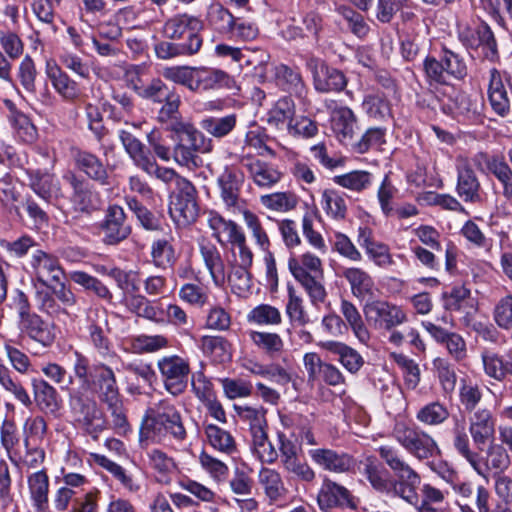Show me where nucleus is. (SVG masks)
Instances as JSON below:
<instances>
[{
  "label": "nucleus",
  "mask_w": 512,
  "mask_h": 512,
  "mask_svg": "<svg viewBox=\"0 0 512 512\" xmlns=\"http://www.w3.org/2000/svg\"><path fill=\"white\" fill-rule=\"evenodd\" d=\"M187 436L182 415L170 400L162 399L145 411L139 432L141 443L181 446Z\"/></svg>",
  "instance_id": "1"
},
{
  "label": "nucleus",
  "mask_w": 512,
  "mask_h": 512,
  "mask_svg": "<svg viewBox=\"0 0 512 512\" xmlns=\"http://www.w3.org/2000/svg\"><path fill=\"white\" fill-rule=\"evenodd\" d=\"M453 446L457 453L469 463L471 468L486 480H488L491 471L502 473L511 463L508 451L501 443L495 444L492 442L486 450L485 457L472 450L464 427L454 428Z\"/></svg>",
  "instance_id": "2"
},
{
  "label": "nucleus",
  "mask_w": 512,
  "mask_h": 512,
  "mask_svg": "<svg viewBox=\"0 0 512 512\" xmlns=\"http://www.w3.org/2000/svg\"><path fill=\"white\" fill-rule=\"evenodd\" d=\"M73 363L74 380L78 386L72 385L70 390V408L78 415V419L86 425H92L100 419V411L92 395V383L94 380V366L90 368L89 360L80 352L74 353Z\"/></svg>",
  "instance_id": "3"
},
{
  "label": "nucleus",
  "mask_w": 512,
  "mask_h": 512,
  "mask_svg": "<svg viewBox=\"0 0 512 512\" xmlns=\"http://www.w3.org/2000/svg\"><path fill=\"white\" fill-rule=\"evenodd\" d=\"M288 270L294 279L304 288L312 305L324 302L327 293L322 283L323 262L316 254L306 251L301 254L290 253Z\"/></svg>",
  "instance_id": "4"
},
{
  "label": "nucleus",
  "mask_w": 512,
  "mask_h": 512,
  "mask_svg": "<svg viewBox=\"0 0 512 512\" xmlns=\"http://www.w3.org/2000/svg\"><path fill=\"white\" fill-rule=\"evenodd\" d=\"M157 369L164 389L172 396L183 394L191 374L190 360L177 354L165 355L157 360Z\"/></svg>",
  "instance_id": "5"
},
{
  "label": "nucleus",
  "mask_w": 512,
  "mask_h": 512,
  "mask_svg": "<svg viewBox=\"0 0 512 512\" xmlns=\"http://www.w3.org/2000/svg\"><path fill=\"white\" fill-rule=\"evenodd\" d=\"M393 435L407 452L418 459H428L440 454L434 438L418 427L397 423Z\"/></svg>",
  "instance_id": "6"
},
{
  "label": "nucleus",
  "mask_w": 512,
  "mask_h": 512,
  "mask_svg": "<svg viewBox=\"0 0 512 512\" xmlns=\"http://www.w3.org/2000/svg\"><path fill=\"white\" fill-rule=\"evenodd\" d=\"M202 29L201 21L192 15L178 14L168 19L163 26V34L172 40H184L181 44L184 51L197 53L202 46L199 32Z\"/></svg>",
  "instance_id": "7"
},
{
  "label": "nucleus",
  "mask_w": 512,
  "mask_h": 512,
  "mask_svg": "<svg viewBox=\"0 0 512 512\" xmlns=\"http://www.w3.org/2000/svg\"><path fill=\"white\" fill-rule=\"evenodd\" d=\"M363 313L367 324L376 330L390 331L408 321V315L401 306L382 299L367 301Z\"/></svg>",
  "instance_id": "8"
},
{
  "label": "nucleus",
  "mask_w": 512,
  "mask_h": 512,
  "mask_svg": "<svg viewBox=\"0 0 512 512\" xmlns=\"http://www.w3.org/2000/svg\"><path fill=\"white\" fill-rule=\"evenodd\" d=\"M29 268L32 277L46 287H52L64 277L59 258L48 251L35 249L30 255Z\"/></svg>",
  "instance_id": "9"
},
{
  "label": "nucleus",
  "mask_w": 512,
  "mask_h": 512,
  "mask_svg": "<svg viewBox=\"0 0 512 512\" xmlns=\"http://www.w3.org/2000/svg\"><path fill=\"white\" fill-rule=\"evenodd\" d=\"M306 67L312 73L314 88L318 92H339L347 85L346 77L341 71L325 65L319 58H308Z\"/></svg>",
  "instance_id": "10"
},
{
  "label": "nucleus",
  "mask_w": 512,
  "mask_h": 512,
  "mask_svg": "<svg viewBox=\"0 0 512 512\" xmlns=\"http://www.w3.org/2000/svg\"><path fill=\"white\" fill-rule=\"evenodd\" d=\"M45 74L55 93L66 103H76L83 96L80 84L71 78L54 60H48Z\"/></svg>",
  "instance_id": "11"
},
{
  "label": "nucleus",
  "mask_w": 512,
  "mask_h": 512,
  "mask_svg": "<svg viewBox=\"0 0 512 512\" xmlns=\"http://www.w3.org/2000/svg\"><path fill=\"white\" fill-rule=\"evenodd\" d=\"M243 181V176L229 167H226L218 176L217 184L220 190V198L229 212L241 213L242 210L246 209L244 201L240 197Z\"/></svg>",
  "instance_id": "12"
},
{
  "label": "nucleus",
  "mask_w": 512,
  "mask_h": 512,
  "mask_svg": "<svg viewBox=\"0 0 512 512\" xmlns=\"http://www.w3.org/2000/svg\"><path fill=\"white\" fill-rule=\"evenodd\" d=\"M511 76L506 71L496 68L489 70L488 100L493 111L501 117L510 112V98L507 88L510 86Z\"/></svg>",
  "instance_id": "13"
},
{
  "label": "nucleus",
  "mask_w": 512,
  "mask_h": 512,
  "mask_svg": "<svg viewBox=\"0 0 512 512\" xmlns=\"http://www.w3.org/2000/svg\"><path fill=\"white\" fill-rule=\"evenodd\" d=\"M17 326L21 335L27 336L43 347L51 346L56 338L54 324L45 321L35 312L18 319Z\"/></svg>",
  "instance_id": "14"
},
{
  "label": "nucleus",
  "mask_w": 512,
  "mask_h": 512,
  "mask_svg": "<svg viewBox=\"0 0 512 512\" xmlns=\"http://www.w3.org/2000/svg\"><path fill=\"white\" fill-rule=\"evenodd\" d=\"M240 164L247 170L249 177L259 188L270 189L282 178V173L273 164L251 155H242Z\"/></svg>",
  "instance_id": "15"
},
{
  "label": "nucleus",
  "mask_w": 512,
  "mask_h": 512,
  "mask_svg": "<svg viewBox=\"0 0 512 512\" xmlns=\"http://www.w3.org/2000/svg\"><path fill=\"white\" fill-rule=\"evenodd\" d=\"M317 502L321 510L344 506L354 508L356 506L348 489L328 478L322 482Z\"/></svg>",
  "instance_id": "16"
},
{
  "label": "nucleus",
  "mask_w": 512,
  "mask_h": 512,
  "mask_svg": "<svg viewBox=\"0 0 512 512\" xmlns=\"http://www.w3.org/2000/svg\"><path fill=\"white\" fill-rule=\"evenodd\" d=\"M102 229L103 241L108 245H116L130 235L131 228L125 224V213L121 206L108 207Z\"/></svg>",
  "instance_id": "17"
},
{
  "label": "nucleus",
  "mask_w": 512,
  "mask_h": 512,
  "mask_svg": "<svg viewBox=\"0 0 512 512\" xmlns=\"http://www.w3.org/2000/svg\"><path fill=\"white\" fill-rule=\"evenodd\" d=\"M27 488L35 512H47L49 508L50 480L45 469L27 475Z\"/></svg>",
  "instance_id": "18"
},
{
  "label": "nucleus",
  "mask_w": 512,
  "mask_h": 512,
  "mask_svg": "<svg viewBox=\"0 0 512 512\" xmlns=\"http://www.w3.org/2000/svg\"><path fill=\"white\" fill-rule=\"evenodd\" d=\"M469 433L476 445L483 446L494 440L495 418L489 409L479 408L471 414Z\"/></svg>",
  "instance_id": "19"
},
{
  "label": "nucleus",
  "mask_w": 512,
  "mask_h": 512,
  "mask_svg": "<svg viewBox=\"0 0 512 512\" xmlns=\"http://www.w3.org/2000/svg\"><path fill=\"white\" fill-rule=\"evenodd\" d=\"M340 275L345 278L350 286L351 293L359 300L373 298L376 285L372 276L360 267H342Z\"/></svg>",
  "instance_id": "20"
},
{
  "label": "nucleus",
  "mask_w": 512,
  "mask_h": 512,
  "mask_svg": "<svg viewBox=\"0 0 512 512\" xmlns=\"http://www.w3.org/2000/svg\"><path fill=\"white\" fill-rule=\"evenodd\" d=\"M194 78L193 92H205L221 88L231 89L235 86L233 78L226 72L211 67H196Z\"/></svg>",
  "instance_id": "21"
},
{
  "label": "nucleus",
  "mask_w": 512,
  "mask_h": 512,
  "mask_svg": "<svg viewBox=\"0 0 512 512\" xmlns=\"http://www.w3.org/2000/svg\"><path fill=\"white\" fill-rule=\"evenodd\" d=\"M207 225L213 238L222 246H228L244 231L242 227L231 219L224 218L219 212L210 210L207 212Z\"/></svg>",
  "instance_id": "22"
},
{
  "label": "nucleus",
  "mask_w": 512,
  "mask_h": 512,
  "mask_svg": "<svg viewBox=\"0 0 512 512\" xmlns=\"http://www.w3.org/2000/svg\"><path fill=\"white\" fill-rule=\"evenodd\" d=\"M456 193L466 203L481 201V183L468 162L457 167Z\"/></svg>",
  "instance_id": "23"
},
{
  "label": "nucleus",
  "mask_w": 512,
  "mask_h": 512,
  "mask_svg": "<svg viewBox=\"0 0 512 512\" xmlns=\"http://www.w3.org/2000/svg\"><path fill=\"white\" fill-rule=\"evenodd\" d=\"M485 163L487 169L497 178L503 188V196L507 200H512V169L503 158L488 157L484 153H478L474 157V163L481 168V163Z\"/></svg>",
  "instance_id": "24"
},
{
  "label": "nucleus",
  "mask_w": 512,
  "mask_h": 512,
  "mask_svg": "<svg viewBox=\"0 0 512 512\" xmlns=\"http://www.w3.org/2000/svg\"><path fill=\"white\" fill-rule=\"evenodd\" d=\"M169 129L176 134L178 140L200 153H208L212 150V141L188 121L174 120L169 125Z\"/></svg>",
  "instance_id": "25"
},
{
  "label": "nucleus",
  "mask_w": 512,
  "mask_h": 512,
  "mask_svg": "<svg viewBox=\"0 0 512 512\" xmlns=\"http://www.w3.org/2000/svg\"><path fill=\"white\" fill-rule=\"evenodd\" d=\"M274 74V82L284 91L303 99L307 94V87L298 69L285 64H277L271 69Z\"/></svg>",
  "instance_id": "26"
},
{
  "label": "nucleus",
  "mask_w": 512,
  "mask_h": 512,
  "mask_svg": "<svg viewBox=\"0 0 512 512\" xmlns=\"http://www.w3.org/2000/svg\"><path fill=\"white\" fill-rule=\"evenodd\" d=\"M92 387L99 393L100 399L105 402H114L120 399L119 388L113 370L104 365H94V380Z\"/></svg>",
  "instance_id": "27"
},
{
  "label": "nucleus",
  "mask_w": 512,
  "mask_h": 512,
  "mask_svg": "<svg viewBox=\"0 0 512 512\" xmlns=\"http://www.w3.org/2000/svg\"><path fill=\"white\" fill-rule=\"evenodd\" d=\"M309 456L323 469L335 473L347 472L353 466V459L348 454L337 453L331 449H312Z\"/></svg>",
  "instance_id": "28"
},
{
  "label": "nucleus",
  "mask_w": 512,
  "mask_h": 512,
  "mask_svg": "<svg viewBox=\"0 0 512 512\" xmlns=\"http://www.w3.org/2000/svg\"><path fill=\"white\" fill-rule=\"evenodd\" d=\"M203 433L206 443L215 451L224 455H233L237 452V444L233 435L212 423H203Z\"/></svg>",
  "instance_id": "29"
},
{
  "label": "nucleus",
  "mask_w": 512,
  "mask_h": 512,
  "mask_svg": "<svg viewBox=\"0 0 512 512\" xmlns=\"http://www.w3.org/2000/svg\"><path fill=\"white\" fill-rule=\"evenodd\" d=\"M258 482L270 503L283 501L288 494L281 474L275 469L261 468L258 473Z\"/></svg>",
  "instance_id": "30"
},
{
  "label": "nucleus",
  "mask_w": 512,
  "mask_h": 512,
  "mask_svg": "<svg viewBox=\"0 0 512 512\" xmlns=\"http://www.w3.org/2000/svg\"><path fill=\"white\" fill-rule=\"evenodd\" d=\"M396 479L391 482V492L410 504L418 502L417 488L421 479L412 468L396 474Z\"/></svg>",
  "instance_id": "31"
},
{
  "label": "nucleus",
  "mask_w": 512,
  "mask_h": 512,
  "mask_svg": "<svg viewBox=\"0 0 512 512\" xmlns=\"http://www.w3.org/2000/svg\"><path fill=\"white\" fill-rule=\"evenodd\" d=\"M319 346L324 350L336 355L337 360L350 373H357L364 364L362 356L353 348L338 341H323Z\"/></svg>",
  "instance_id": "32"
},
{
  "label": "nucleus",
  "mask_w": 512,
  "mask_h": 512,
  "mask_svg": "<svg viewBox=\"0 0 512 512\" xmlns=\"http://www.w3.org/2000/svg\"><path fill=\"white\" fill-rule=\"evenodd\" d=\"M72 156L76 167L89 178L101 184H107L108 173L102 161L96 155L85 150L74 149Z\"/></svg>",
  "instance_id": "33"
},
{
  "label": "nucleus",
  "mask_w": 512,
  "mask_h": 512,
  "mask_svg": "<svg viewBox=\"0 0 512 512\" xmlns=\"http://www.w3.org/2000/svg\"><path fill=\"white\" fill-rule=\"evenodd\" d=\"M32 386L34 397L39 408L46 413L56 415L62 406V401L56 388L43 379H34Z\"/></svg>",
  "instance_id": "34"
},
{
  "label": "nucleus",
  "mask_w": 512,
  "mask_h": 512,
  "mask_svg": "<svg viewBox=\"0 0 512 512\" xmlns=\"http://www.w3.org/2000/svg\"><path fill=\"white\" fill-rule=\"evenodd\" d=\"M331 127L340 141L351 139L357 124L354 112L346 106H336L331 110Z\"/></svg>",
  "instance_id": "35"
},
{
  "label": "nucleus",
  "mask_w": 512,
  "mask_h": 512,
  "mask_svg": "<svg viewBox=\"0 0 512 512\" xmlns=\"http://www.w3.org/2000/svg\"><path fill=\"white\" fill-rule=\"evenodd\" d=\"M199 249L213 283L215 286H222L225 282V272L219 250L214 244L206 241L200 243Z\"/></svg>",
  "instance_id": "36"
},
{
  "label": "nucleus",
  "mask_w": 512,
  "mask_h": 512,
  "mask_svg": "<svg viewBox=\"0 0 512 512\" xmlns=\"http://www.w3.org/2000/svg\"><path fill=\"white\" fill-rule=\"evenodd\" d=\"M320 206L327 217L342 221L346 218L348 207L343 193L336 189H325L321 193Z\"/></svg>",
  "instance_id": "37"
},
{
  "label": "nucleus",
  "mask_w": 512,
  "mask_h": 512,
  "mask_svg": "<svg viewBox=\"0 0 512 512\" xmlns=\"http://www.w3.org/2000/svg\"><path fill=\"white\" fill-rule=\"evenodd\" d=\"M169 213L178 226L193 223L198 216L196 198L175 197V200L170 204Z\"/></svg>",
  "instance_id": "38"
},
{
  "label": "nucleus",
  "mask_w": 512,
  "mask_h": 512,
  "mask_svg": "<svg viewBox=\"0 0 512 512\" xmlns=\"http://www.w3.org/2000/svg\"><path fill=\"white\" fill-rule=\"evenodd\" d=\"M241 214L255 246L260 251L267 252L271 248V240L260 218L249 209L242 210Z\"/></svg>",
  "instance_id": "39"
},
{
  "label": "nucleus",
  "mask_w": 512,
  "mask_h": 512,
  "mask_svg": "<svg viewBox=\"0 0 512 512\" xmlns=\"http://www.w3.org/2000/svg\"><path fill=\"white\" fill-rule=\"evenodd\" d=\"M149 466L154 471L157 482L168 484L171 481V475L176 469V463L173 458L159 449H153L147 453Z\"/></svg>",
  "instance_id": "40"
},
{
  "label": "nucleus",
  "mask_w": 512,
  "mask_h": 512,
  "mask_svg": "<svg viewBox=\"0 0 512 512\" xmlns=\"http://www.w3.org/2000/svg\"><path fill=\"white\" fill-rule=\"evenodd\" d=\"M295 103L287 96L278 99L268 111V123L277 129H287L295 117Z\"/></svg>",
  "instance_id": "41"
},
{
  "label": "nucleus",
  "mask_w": 512,
  "mask_h": 512,
  "mask_svg": "<svg viewBox=\"0 0 512 512\" xmlns=\"http://www.w3.org/2000/svg\"><path fill=\"white\" fill-rule=\"evenodd\" d=\"M332 181L351 192L361 193L373 184V175L365 170H353L344 174L335 175Z\"/></svg>",
  "instance_id": "42"
},
{
  "label": "nucleus",
  "mask_w": 512,
  "mask_h": 512,
  "mask_svg": "<svg viewBox=\"0 0 512 512\" xmlns=\"http://www.w3.org/2000/svg\"><path fill=\"white\" fill-rule=\"evenodd\" d=\"M251 435V449L253 454L262 463H273L277 459L278 453L272 443L269 441L263 426H255L252 429Z\"/></svg>",
  "instance_id": "43"
},
{
  "label": "nucleus",
  "mask_w": 512,
  "mask_h": 512,
  "mask_svg": "<svg viewBox=\"0 0 512 512\" xmlns=\"http://www.w3.org/2000/svg\"><path fill=\"white\" fill-rule=\"evenodd\" d=\"M30 186L45 201H50L60 193L59 182L53 175L47 172H33L30 175Z\"/></svg>",
  "instance_id": "44"
},
{
  "label": "nucleus",
  "mask_w": 512,
  "mask_h": 512,
  "mask_svg": "<svg viewBox=\"0 0 512 512\" xmlns=\"http://www.w3.org/2000/svg\"><path fill=\"white\" fill-rule=\"evenodd\" d=\"M251 342L269 357L280 355L284 350V341L277 333L264 331H250Z\"/></svg>",
  "instance_id": "45"
},
{
  "label": "nucleus",
  "mask_w": 512,
  "mask_h": 512,
  "mask_svg": "<svg viewBox=\"0 0 512 512\" xmlns=\"http://www.w3.org/2000/svg\"><path fill=\"white\" fill-rule=\"evenodd\" d=\"M200 348L205 355L217 362H226L231 358L230 344L222 336H203L200 340Z\"/></svg>",
  "instance_id": "46"
},
{
  "label": "nucleus",
  "mask_w": 512,
  "mask_h": 512,
  "mask_svg": "<svg viewBox=\"0 0 512 512\" xmlns=\"http://www.w3.org/2000/svg\"><path fill=\"white\" fill-rule=\"evenodd\" d=\"M260 203L270 211L286 213L296 208L298 197L290 191L274 192L260 196Z\"/></svg>",
  "instance_id": "47"
},
{
  "label": "nucleus",
  "mask_w": 512,
  "mask_h": 512,
  "mask_svg": "<svg viewBox=\"0 0 512 512\" xmlns=\"http://www.w3.org/2000/svg\"><path fill=\"white\" fill-rule=\"evenodd\" d=\"M201 469L215 482L224 483L229 475V467L220 459L202 449L198 456Z\"/></svg>",
  "instance_id": "48"
},
{
  "label": "nucleus",
  "mask_w": 512,
  "mask_h": 512,
  "mask_svg": "<svg viewBox=\"0 0 512 512\" xmlns=\"http://www.w3.org/2000/svg\"><path fill=\"white\" fill-rule=\"evenodd\" d=\"M340 312L342 313L347 324L353 330L355 336L361 342H367L370 338V335L357 307L352 302L343 299L340 305Z\"/></svg>",
  "instance_id": "49"
},
{
  "label": "nucleus",
  "mask_w": 512,
  "mask_h": 512,
  "mask_svg": "<svg viewBox=\"0 0 512 512\" xmlns=\"http://www.w3.org/2000/svg\"><path fill=\"white\" fill-rule=\"evenodd\" d=\"M362 108L368 117L375 120L383 121L392 116L391 105L381 93L366 95L362 102Z\"/></svg>",
  "instance_id": "50"
},
{
  "label": "nucleus",
  "mask_w": 512,
  "mask_h": 512,
  "mask_svg": "<svg viewBox=\"0 0 512 512\" xmlns=\"http://www.w3.org/2000/svg\"><path fill=\"white\" fill-rule=\"evenodd\" d=\"M118 136L125 151L137 167L141 168L149 164L151 155L144 149V146L136 137L125 130H119Z\"/></svg>",
  "instance_id": "51"
},
{
  "label": "nucleus",
  "mask_w": 512,
  "mask_h": 512,
  "mask_svg": "<svg viewBox=\"0 0 512 512\" xmlns=\"http://www.w3.org/2000/svg\"><path fill=\"white\" fill-rule=\"evenodd\" d=\"M447 406L439 401H433L422 406L416 413V419L427 426H438L449 418Z\"/></svg>",
  "instance_id": "52"
},
{
  "label": "nucleus",
  "mask_w": 512,
  "mask_h": 512,
  "mask_svg": "<svg viewBox=\"0 0 512 512\" xmlns=\"http://www.w3.org/2000/svg\"><path fill=\"white\" fill-rule=\"evenodd\" d=\"M131 346L135 353H156L170 346L169 339L162 334H140L131 339Z\"/></svg>",
  "instance_id": "53"
},
{
  "label": "nucleus",
  "mask_w": 512,
  "mask_h": 512,
  "mask_svg": "<svg viewBox=\"0 0 512 512\" xmlns=\"http://www.w3.org/2000/svg\"><path fill=\"white\" fill-rule=\"evenodd\" d=\"M482 390L478 383L468 376L460 378L459 401L466 411H473L482 399Z\"/></svg>",
  "instance_id": "54"
},
{
  "label": "nucleus",
  "mask_w": 512,
  "mask_h": 512,
  "mask_svg": "<svg viewBox=\"0 0 512 512\" xmlns=\"http://www.w3.org/2000/svg\"><path fill=\"white\" fill-rule=\"evenodd\" d=\"M247 321L259 326H274L281 323L282 316L278 308L269 304H260L249 311Z\"/></svg>",
  "instance_id": "55"
},
{
  "label": "nucleus",
  "mask_w": 512,
  "mask_h": 512,
  "mask_svg": "<svg viewBox=\"0 0 512 512\" xmlns=\"http://www.w3.org/2000/svg\"><path fill=\"white\" fill-rule=\"evenodd\" d=\"M433 370L439 380L445 395H451L457 383V375L450 362L442 357H437L432 362Z\"/></svg>",
  "instance_id": "56"
},
{
  "label": "nucleus",
  "mask_w": 512,
  "mask_h": 512,
  "mask_svg": "<svg viewBox=\"0 0 512 512\" xmlns=\"http://www.w3.org/2000/svg\"><path fill=\"white\" fill-rule=\"evenodd\" d=\"M208 287L200 283H185L178 292L179 298L194 307L202 308L209 300Z\"/></svg>",
  "instance_id": "57"
},
{
  "label": "nucleus",
  "mask_w": 512,
  "mask_h": 512,
  "mask_svg": "<svg viewBox=\"0 0 512 512\" xmlns=\"http://www.w3.org/2000/svg\"><path fill=\"white\" fill-rule=\"evenodd\" d=\"M207 20L216 30L228 33L234 25L235 17L221 3L213 2L208 7Z\"/></svg>",
  "instance_id": "58"
},
{
  "label": "nucleus",
  "mask_w": 512,
  "mask_h": 512,
  "mask_svg": "<svg viewBox=\"0 0 512 512\" xmlns=\"http://www.w3.org/2000/svg\"><path fill=\"white\" fill-rule=\"evenodd\" d=\"M48 426L47 422L42 416H30L23 424L24 444L26 447L33 443H41L46 434Z\"/></svg>",
  "instance_id": "59"
},
{
  "label": "nucleus",
  "mask_w": 512,
  "mask_h": 512,
  "mask_svg": "<svg viewBox=\"0 0 512 512\" xmlns=\"http://www.w3.org/2000/svg\"><path fill=\"white\" fill-rule=\"evenodd\" d=\"M70 278L76 284L82 286L86 290H90L95 293L99 298L111 301L112 293L108 289V287L102 283L99 279L87 274L83 271H74L71 272Z\"/></svg>",
  "instance_id": "60"
},
{
  "label": "nucleus",
  "mask_w": 512,
  "mask_h": 512,
  "mask_svg": "<svg viewBox=\"0 0 512 512\" xmlns=\"http://www.w3.org/2000/svg\"><path fill=\"white\" fill-rule=\"evenodd\" d=\"M251 267L233 264L228 275V282L232 292L238 296H246L252 286Z\"/></svg>",
  "instance_id": "61"
},
{
  "label": "nucleus",
  "mask_w": 512,
  "mask_h": 512,
  "mask_svg": "<svg viewBox=\"0 0 512 512\" xmlns=\"http://www.w3.org/2000/svg\"><path fill=\"white\" fill-rule=\"evenodd\" d=\"M477 47L475 50H480L484 58L495 61L498 59V49L496 39L491 28L482 23L478 25V36L476 37Z\"/></svg>",
  "instance_id": "62"
},
{
  "label": "nucleus",
  "mask_w": 512,
  "mask_h": 512,
  "mask_svg": "<svg viewBox=\"0 0 512 512\" xmlns=\"http://www.w3.org/2000/svg\"><path fill=\"white\" fill-rule=\"evenodd\" d=\"M236 125V116L230 114L224 117H207L202 119L200 126L214 137L222 138L228 135Z\"/></svg>",
  "instance_id": "63"
},
{
  "label": "nucleus",
  "mask_w": 512,
  "mask_h": 512,
  "mask_svg": "<svg viewBox=\"0 0 512 512\" xmlns=\"http://www.w3.org/2000/svg\"><path fill=\"white\" fill-rule=\"evenodd\" d=\"M151 257L154 265L165 269L171 266L175 260V252L168 239H157L151 245Z\"/></svg>",
  "instance_id": "64"
}]
</instances>
